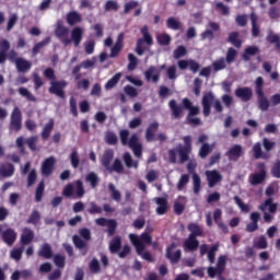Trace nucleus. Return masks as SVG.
<instances>
[{
    "label": "nucleus",
    "mask_w": 280,
    "mask_h": 280,
    "mask_svg": "<svg viewBox=\"0 0 280 280\" xmlns=\"http://www.w3.org/2000/svg\"><path fill=\"white\" fill-rule=\"evenodd\" d=\"M24 250H25V247L23 245L20 247H15V248L11 249L9 257H11V259H13V261H20L23 257Z\"/></svg>",
    "instance_id": "obj_41"
},
{
    "label": "nucleus",
    "mask_w": 280,
    "mask_h": 280,
    "mask_svg": "<svg viewBox=\"0 0 280 280\" xmlns=\"http://www.w3.org/2000/svg\"><path fill=\"white\" fill-rule=\"evenodd\" d=\"M55 127V120L50 119L47 124L44 125V129H42V140L46 141L49 139Z\"/></svg>",
    "instance_id": "obj_32"
},
{
    "label": "nucleus",
    "mask_w": 280,
    "mask_h": 280,
    "mask_svg": "<svg viewBox=\"0 0 280 280\" xmlns=\"http://www.w3.org/2000/svg\"><path fill=\"white\" fill-rule=\"evenodd\" d=\"M174 248H176V244L172 243L170 246L166 247V250H165V257L168 259L172 266L179 264L182 259V250L176 249L175 252H173Z\"/></svg>",
    "instance_id": "obj_9"
},
{
    "label": "nucleus",
    "mask_w": 280,
    "mask_h": 280,
    "mask_svg": "<svg viewBox=\"0 0 280 280\" xmlns=\"http://www.w3.org/2000/svg\"><path fill=\"white\" fill-rule=\"evenodd\" d=\"M89 270L92 275H100V272H102L101 265L97 258H92L90 260Z\"/></svg>",
    "instance_id": "obj_48"
},
{
    "label": "nucleus",
    "mask_w": 280,
    "mask_h": 280,
    "mask_svg": "<svg viewBox=\"0 0 280 280\" xmlns=\"http://www.w3.org/2000/svg\"><path fill=\"white\" fill-rule=\"evenodd\" d=\"M129 136L130 131L128 129L119 130L121 145H128L132 150L135 156H142L143 147L139 142V136L137 133L131 135L130 138Z\"/></svg>",
    "instance_id": "obj_4"
},
{
    "label": "nucleus",
    "mask_w": 280,
    "mask_h": 280,
    "mask_svg": "<svg viewBox=\"0 0 280 280\" xmlns=\"http://www.w3.org/2000/svg\"><path fill=\"white\" fill-rule=\"evenodd\" d=\"M166 26L171 30L178 31L182 28V23L178 22L175 18H168L166 20Z\"/></svg>",
    "instance_id": "obj_56"
},
{
    "label": "nucleus",
    "mask_w": 280,
    "mask_h": 280,
    "mask_svg": "<svg viewBox=\"0 0 280 280\" xmlns=\"http://www.w3.org/2000/svg\"><path fill=\"white\" fill-rule=\"evenodd\" d=\"M118 10H119V4H118V2H116L114 0H108L104 4V11H106V12L118 11Z\"/></svg>",
    "instance_id": "obj_60"
},
{
    "label": "nucleus",
    "mask_w": 280,
    "mask_h": 280,
    "mask_svg": "<svg viewBox=\"0 0 280 280\" xmlns=\"http://www.w3.org/2000/svg\"><path fill=\"white\" fill-rule=\"evenodd\" d=\"M121 79V73H116L112 79L105 83V89L110 90L115 88Z\"/></svg>",
    "instance_id": "obj_54"
},
{
    "label": "nucleus",
    "mask_w": 280,
    "mask_h": 280,
    "mask_svg": "<svg viewBox=\"0 0 280 280\" xmlns=\"http://www.w3.org/2000/svg\"><path fill=\"white\" fill-rule=\"evenodd\" d=\"M115 156V152L113 149H108V150H105L103 152V155H102V159H101V164L102 166L107 171L110 166V163L113 161Z\"/></svg>",
    "instance_id": "obj_26"
},
{
    "label": "nucleus",
    "mask_w": 280,
    "mask_h": 280,
    "mask_svg": "<svg viewBox=\"0 0 280 280\" xmlns=\"http://www.w3.org/2000/svg\"><path fill=\"white\" fill-rule=\"evenodd\" d=\"M168 108L171 109L172 116L175 119L182 117L184 108L188 110L187 116L189 117H194L200 114V108L198 106H194L192 102L188 97L182 100V106L177 104L176 100H171L168 102Z\"/></svg>",
    "instance_id": "obj_2"
},
{
    "label": "nucleus",
    "mask_w": 280,
    "mask_h": 280,
    "mask_svg": "<svg viewBox=\"0 0 280 280\" xmlns=\"http://www.w3.org/2000/svg\"><path fill=\"white\" fill-rule=\"evenodd\" d=\"M33 84H34V89L35 91H38L44 84L45 82L43 81V79L39 77L38 73H33Z\"/></svg>",
    "instance_id": "obj_61"
},
{
    "label": "nucleus",
    "mask_w": 280,
    "mask_h": 280,
    "mask_svg": "<svg viewBox=\"0 0 280 280\" xmlns=\"http://www.w3.org/2000/svg\"><path fill=\"white\" fill-rule=\"evenodd\" d=\"M107 189L110 194V198L116 201V202H120L121 201V192L119 190H117L116 186L113 183H109L107 185Z\"/></svg>",
    "instance_id": "obj_42"
},
{
    "label": "nucleus",
    "mask_w": 280,
    "mask_h": 280,
    "mask_svg": "<svg viewBox=\"0 0 280 280\" xmlns=\"http://www.w3.org/2000/svg\"><path fill=\"white\" fill-rule=\"evenodd\" d=\"M15 167L12 163H2L0 164V176L11 177L14 175Z\"/></svg>",
    "instance_id": "obj_30"
},
{
    "label": "nucleus",
    "mask_w": 280,
    "mask_h": 280,
    "mask_svg": "<svg viewBox=\"0 0 280 280\" xmlns=\"http://www.w3.org/2000/svg\"><path fill=\"white\" fill-rule=\"evenodd\" d=\"M70 38L72 39V43H74V47H79L83 39V30L81 27L72 28Z\"/></svg>",
    "instance_id": "obj_31"
},
{
    "label": "nucleus",
    "mask_w": 280,
    "mask_h": 280,
    "mask_svg": "<svg viewBox=\"0 0 280 280\" xmlns=\"http://www.w3.org/2000/svg\"><path fill=\"white\" fill-rule=\"evenodd\" d=\"M55 165V158L50 156L46 160H44V163H42V175L49 176L52 174Z\"/></svg>",
    "instance_id": "obj_25"
},
{
    "label": "nucleus",
    "mask_w": 280,
    "mask_h": 280,
    "mask_svg": "<svg viewBox=\"0 0 280 280\" xmlns=\"http://www.w3.org/2000/svg\"><path fill=\"white\" fill-rule=\"evenodd\" d=\"M34 231L28 228H24L22 230V235H20V244H22V246H28V244H32L34 241Z\"/></svg>",
    "instance_id": "obj_22"
},
{
    "label": "nucleus",
    "mask_w": 280,
    "mask_h": 280,
    "mask_svg": "<svg viewBox=\"0 0 280 280\" xmlns=\"http://www.w3.org/2000/svg\"><path fill=\"white\" fill-rule=\"evenodd\" d=\"M233 199L243 213H249V205H246L238 196H234Z\"/></svg>",
    "instance_id": "obj_53"
},
{
    "label": "nucleus",
    "mask_w": 280,
    "mask_h": 280,
    "mask_svg": "<svg viewBox=\"0 0 280 280\" xmlns=\"http://www.w3.org/2000/svg\"><path fill=\"white\" fill-rule=\"evenodd\" d=\"M18 233L9 228L2 233V242L7 244V246H13L16 242Z\"/></svg>",
    "instance_id": "obj_23"
},
{
    "label": "nucleus",
    "mask_w": 280,
    "mask_h": 280,
    "mask_svg": "<svg viewBox=\"0 0 280 280\" xmlns=\"http://www.w3.org/2000/svg\"><path fill=\"white\" fill-rule=\"evenodd\" d=\"M244 154L243 147L235 144L225 152V156L230 161H237Z\"/></svg>",
    "instance_id": "obj_18"
},
{
    "label": "nucleus",
    "mask_w": 280,
    "mask_h": 280,
    "mask_svg": "<svg viewBox=\"0 0 280 280\" xmlns=\"http://www.w3.org/2000/svg\"><path fill=\"white\" fill-rule=\"evenodd\" d=\"M212 151H213V145H210L209 143H203L199 148L198 156L200 159H206Z\"/></svg>",
    "instance_id": "obj_46"
},
{
    "label": "nucleus",
    "mask_w": 280,
    "mask_h": 280,
    "mask_svg": "<svg viewBox=\"0 0 280 280\" xmlns=\"http://www.w3.org/2000/svg\"><path fill=\"white\" fill-rule=\"evenodd\" d=\"M160 124L154 121L149 124L148 128L145 129V140L151 142L155 140V132L159 130Z\"/></svg>",
    "instance_id": "obj_27"
},
{
    "label": "nucleus",
    "mask_w": 280,
    "mask_h": 280,
    "mask_svg": "<svg viewBox=\"0 0 280 280\" xmlns=\"http://www.w3.org/2000/svg\"><path fill=\"white\" fill-rule=\"evenodd\" d=\"M128 65H127V70L128 71H133L138 67V58L133 54H128Z\"/></svg>",
    "instance_id": "obj_52"
},
{
    "label": "nucleus",
    "mask_w": 280,
    "mask_h": 280,
    "mask_svg": "<svg viewBox=\"0 0 280 280\" xmlns=\"http://www.w3.org/2000/svg\"><path fill=\"white\" fill-rule=\"evenodd\" d=\"M199 246L200 243L198 238L194 236H188L183 243V248L185 253H195L196 250H198Z\"/></svg>",
    "instance_id": "obj_17"
},
{
    "label": "nucleus",
    "mask_w": 280,
    "mask_h": 280,
    "mask_svg": "<svg viewBox=\"0 0 280 280\" xmlns=\"http://www.w3.org/2000/svg\"><path fill=\"white\" fill-rule=\"evenodd\" d=\"M268 246V240L265 235H260L256 241H254V248H257V250H266Z\"/></svg>",
    "instance_id": "obj_38"
},
{
    "label": "nucleus",
    "mask_w": 280,
    "mask_h": 280,
    "mask_svg": "<svg viewBox=\"0 0 280 280\" xmlns=\"http://www.w3.org/2000/svg\"><path fill=\"white\" fill-rule=\"evenodd\" d=\"M79 235L74 234V236H72V244H74V248L81 250V255L85 256L89 253L88 242H90L92 237L91 230L88 228H83L79 230Z\"/></svg>",
    "instance_id": "obj_5"
},
{
    "label": "nucleus",
    "mask_w": 280,
    "mask_h": 280,
    "mask_svg": "<svg viewBox=\"0 0 280 280\" xmlns=\"http://www.w3.org/2000/svg\"><path fill=\"white\" fill-rule=\"evenodd\" d=\"M44 78L50 81V88H48V92L50 94H55L61 98L66 97L65 89L68 86V82L66 80L56 81V71L54 68L44 69Z\"/></svg>",
    "instance_id": "obj_3"
},
{
    "label": "nucleus",
    "mask_w": 280,
    "mask_h": 280,
    "mask_svg": "<svg viewBox=\"0 0 280 280\" xmlns=\"http://www.w3.org/2000/svg\"><path fill=\"white\" fill-rule=\"evenodd\" d=\"M259 52V47L257 46H248L244 49V52L242 55L243 60L249 61L250 56H256Z\"/></svg>",
    "instance_id": "obj_37"
},
{
    "label": "nucleus",
    "mask_w": 280,
    "mask_h": 280,
    "mask_svg": "<svg viewBox=\"0 0 280 280\" xmlns=\"http://www.w3.org/2000/svg\"><path fill=\"white\" fill-rule=\"evenodd\" d=\"M206 177L208 186L210 188L214 187L218 183H220L223 179V176L217 170L207 171Z\"/></svg>",
    "instance_id": "obj_19"
},
{
    "label": "nucleus",
    "mask_w": 280,
    "mask_h": 280,
    "mask_svg": "<svg viewBox=\"0 0 280 280\" xmlns=\"http://www.w3.org/2000/svg\"><path fill=\"white\" fill-rule=\"evenodd\" d=\"M226 42L231 43L236 48H241L242 45H243V42L240 39V33L238 32L230 33Z\"/></svg>",
    "instance_id": "obj_39"
},
{
    "label": "nucleus",
    "mask_w": 280,
    "mask_h": 280,
    "mask_svg": "<svg viewBox=\"0 0 280 280\" xmlns=\"http://www.w3.org/2000/svg\"><path fill=\"white\" fill-rule=\"evenodd\" d=\"M136 244V254L141 257L144 261L149 264H154L155 259L150 252H144L147 246L144 244L138 243L135 241Z\"/></svg>",
    "instance_id": "obj_14"
},
{
    "label": "nucleus",
    "mask_w": 280,
    "mask_h": 280,
    "mask_svg": "<svg viewBox=\"0 0 280 280\" xmlns=\"http://www.w3.org/2000/svg\"><path fill=\"white\" fill-rule=\"evenodd\" d=\"M187 231H189V237H205V232L198 223H189L187 225Z\"/></svg>",
    "instance_id": "obj_24"
},
{
    "label": "nucleus",
    "mask_w": 280,
    "mask_h": 280,
    "mask_svg": "<svg viewBox=\"0 0 280 280\" xmlns=\"http://www.w3.org/2000/svg\"><path fill=\"white\" fill-rule=\"evenodd\" d=\"M74 185H77V189H74V198L81 199L85 196V188L83 182L81 179L74 180Z\"/></svg>",
    "instance_id": "obj_45"
},
{
    "label": "nucleus",
    "mask_w": 280,
    "mask_h": 280,
    "mask_svg": "<svg viewBox=\"0 0 280 280\" xmlns=\"http://www.w3.org/2000/svg\"><path fill=\"white\" fill-rule=\"evenodd\" d=\"M260 218L261 215L259 212H252L249 214L250 222L245 228L246 233H255V231H258Z\"/></svg>",
    "instance_id": "obj_15"
},
{
    "label": "nucleus",
    "mask_w": 280,
    "mask_h": 280,
    "mask_svg": "<svg viewBox=\"0 0 280 280\" xmlns=\"http://www.w3.org/2000/svg\"><path fill=\"white\" fill-rule=\"evenodd\" d=\"M156 42L161 46H167L172 42V37L168 34H161L156 36Z\"/></svg>",
    "instance_id": "obj_58"
},
{
    "label": "nucleus",
    "mask_w": 280,
    "mask_h": 280,
    "mask_svg": "<svg viewBox=\"0 0 280 280\" xmlns=\"http://www.w3.org/2000/svg\"><path fill=\"white\" fill-rule=\"evenodd\" d=\"M106 226H107V230H106L107 235L109 237H113V235H115V233H116L117 221L113 220V219H108Z\"/></svg>",
    "instance_id": "obj_51"
},
{
    "label": "nucleus",
    "mask_w": 280,
    "mask_h": 280,
    "mask_svg": "<svg viewBox=\"0 0 280 280\" xmlns=\"http://www.w3.org/2000/svg\"><path fill=\"white\" fill-rule=\"evenodd\" d=\"M271 175L275 178H280V160H277L271 166Z\"/></svg>",
    "instance_id": "obj_64"
},
{
    "label": "nucleus",
    "mask_w": 280,
    "mask_h": 280,
    "mask_svg": "<svg viewBox=\"0 0 280 280\" xmlns=\"http://www.w3.org/2000/svg\"><path fill=\"white\" fill-rule=\"evenodd\" d=\"M154 202L158 205L155 209L156 215H165L167 213L170 206L166 197H156L154 198Z\"/></svg>",
    "instance_id": "obj_16"
},
{
    "label": "nucleus",
    "mask_w": 280,
    "mask_h": 280,
    "mask_svg": "<svg viewBox=\"0 0 280 280\" xmlns=\"http://www.w3.org/2000/svg\"><path fill=\"white\" fill-rule=\"evenodd\" d=\"M104 141L108 145H117L118 144V137L114 131H106L104 136Z\"/></svg>",
    "instance_id": "obj_44"
},
{
    "label": "nucleus",
    "mask_w": 280,
    "mask_h": 280,
    "mask_svg": "<svg viewBox=\"0 0 280 280\" xmlns=\"http://www.w3.org/2000/svg\"><path fill=\"white\" fill-rule=\"evenodd\" d=\"M74 185L73 183H68L67 186L63 187V191L61 192L66 198H73L74 196Z\"/></svg>",
    "instance_id": "obj_57"
},
{
    "label": "nucleus",
    "mask_w": 280,
    "mask_h": 280,
    "mask_svg": "<svg viewBox=\"0 0 280 280\" xmlns=\"http://www.w3.org/2000/svg\"><path fill=\"white\" fill-rule=\"evenodd\" d=\"M85 182L90 184L92 189H95L100 184V177L96 173L90 172L88 175H85Z\"/></svg>",
    "instance_id": "obj_36"
},
{
    "label": "nucleus",
    "mask_w": 280,
    "mask_h": 280,
    "mask_svg": "<svg viewBox=\"0 0 280 280\" xmlns=\"http://www.w3.org/2000/svg\"><path fill=\"white\" fill-rule=\"evenodd\" d=\"M253 152H254V158L256 160L258 159H264V160H268L269 155L267 153L262 152V148H261V143L257 142L253 145Z\"/></svg>",
    "instance_id": "obj_43"
},
{
    "label": "nucleus",
    "mask_w": 280,
    "mask_h": 280,
    "mask_svg": "<svg viewBox=\"0 0 280 280\" xmlns=\"http://www.w3.org/2000/svg\"><path fill=\"white\" fill-rule=\"evenodd\" d=\"M192 191L196 195L201 191V177L197 173L192 174Z\"/></svg>",
    "instance_id": "obj_49"
},
{
    "label": "nucleus",
    "mask_w": 280,
    "mask_h": 280,
    "mask_svg": "<svg viewBox=\"0 0 280 280\" xmlns=\"http://www.w3.org/2000/svg\"><path fill=\"white\" fill-rule=\"evenodd\" d=\"M23 115L21 109L15 106L13 112H11V121L9 122V129L14 131H20L23 127Z\"/></svg>",
    "instance_id": "obj_8"
},
{
    "label": "nucleus",
    "mask_w": 280,
    "mask_h": 280,
    "mask_svg": "<svg viewBox=\"0 0 280 280\" xmlns=\"http://www.w3.org/2000/svg\"><path fill=\"white\" fill-rule=\"evenodd\" d=\"M108 173H118V174H122L125 171L124 164L121 162V160L119 159H115L113 164L106 170Z\"/></svg>",
    "instance_id": "obj_34"
},
{
    "label": "nucleus",
    "mask_w": 280,
    "mask_h": 280,
    "mask_svg": "<svg viewBox=\"0 0 280 280\" xmlns=\"http://www.w3.org/2000/svg\"><path fill=\"white\" fill-rule=\"evenodd\" d=\"M140 34L142 35V38H139L137 40L135 51L137 55L142 56L145 52V48L143 47V44L148 46L153 45V37L150 34L148 26H143L140 30Z\"/></svg>",
    "instance_id": "obj_7"
},
{
    "label": "nucleus",
    "mask_w": 280,
    "mask_h": 280,
    "mask_svg": "<svg viewBox=\"0 0 280 280\" xmlns=\"http://www.w3.org/2000/svg\"><path fill=\"white\" fill-rule=\"evenodd\" d=\"M187 54V48L185 46H178L174 51H173V58L174 59H179L184 57Z\"/></svg>",
    "instance_id": "obj_63"
},
{
    "label": "nucleus",
    "mask_w": 280,
    "mask_h": 280,
    "mask_svg": "<svg viewBox=\"0 0 280 280\" xmlns=\"http://www.w3.org/2000/svg\"><path fill=\"white\" fill-rule=\"evenodd\" d=\"M66 21L68 22V25L73 26L74 24L82 22V16L78 12L72 11L66 15Z\"/></svg>",
    "instance_id": "obj_40"
},
{
    "label": "nucleus",
    "mask_w": 280,
    "mask_h": 280,
    "mask_svg": "<svg viewBox=\"0 0 280 280\" xmlns=\"http://www.w3.org/2000/svg\"><path fill=\"white\" fill-rule=\"evenodd\" d=\"M165 69H166V65L160 66L159 69L154 66H151L144 71V78L147 81L152 80L154 83H158L161 78L160 71Z\"/></svg>",
    "instance_id": "obj_11"
},
{
    "label": "nucleus",
    "mask_w": 280,
    "mask_h": 280,
    "mask_svg": "<svg viewBox=\"0 0 280 280\" xmlns=\"http://www.w3.org/2000/svg\"><path fill=\"white\" fill-rule=\"evenodd\" d=\"M37 141H38V137L37 136H33V137H28L25 142L26 145H28V149H31V151H37Z\"/></svg>",
    "instance_id": "obj_59"
},
{
    "label": "nucleus",
    "mask_w": 280,
    "mask_h": 280,
    "mask_svg": "<svg viewBox=\"0 0 280 280\" xmlns=\"http://www.w3.org/2000/svg\"><path fill=\"white\" fill-rule=\"evenodd\" d=\"M70 164H72L74 168H78L80 165V159L75 149L70 153Z\"/></svg>",
    "instance_id": "obj_62"
},
{
    "label": "nucleus",
    "mask_w": 280,
    "mask_h": 280,
    "mask_svg": "<svg viewBox=\"0 0 280 280\" xmlns=\"http://www.w3.org/2000/svg\"><path fill=\"white\" fill-rule=\"evenodd\" d=\"M108 248H109V253H112V255H115L116 253H119V250L121 248V237L120 236L114 237L109 242Z\"/></svg>",
    "instance_id": "obj_35"
},
{
    "label": "nucleus",
    "mask_w": 280,
    "mask_h": 280,
    "mask_svg": "<svg viewBox=\"0 0 280 280\" xmlns=\"http://www.w3.org/2000/svg\"><path fill=\"white\" fill-rule=\"evenodd\" d=\"M18 93H20V95L26 97V101H28V102H36L37 101L36 96L33 95L26 88L18 89Z\"/></svg>",
    "instance_id": "obj_55"
},
{
    "label": "nucleus",
    "mask_w": 280,
    "mask_h": 280,
    "mask_svg": "<svg viewBox=\"0 0 280 280\" xmlns=\"http://www.w3.org/2000/svg\"><path fill=\"white\" fill-rule=\"evenodd\" d=\"M182 140L184 145L178 144L175 149L168 150V161L172 164L177 163V155L179 158V164H184L190 160V153L192 152V138L191 136H184Z\"/></svg>",
    "instance_id": "obj_1"
},
{
    "label": "nucleus",
    "mask_w": 280,
    "mask_h": 280,
    "mask_svg": "<svg viewBox=\"0 0 280 280\" xmlns=\"http://www.w3.org/2000/svg\"><path fill=\"white\" fill-rule=\"evenodd\" d=\"M258 168H259L258 173L250 175L249 183L253 186H257V185L262 184L266 180V178H267L266 164L265 163H259L258 164Z\"/></svg>",
    "instance_id": "obj_10"
},
{
    "label": "nucleus",
    "mask_w": 280,
    "mask_h": 280,
    "mask_svg": "<svg viewBox=\"0 0 280 280\" xmlns=\"http://www.w3.org/2000/svg\"><path fill=\"white\" fill-rule=\"evenodd\" d=\"M15 68L19 72L25 73L32 69V62L24 58H18L15 59Z\"/></svg>",
    "instance_id": "obj_28"
},
{
    "label": "nucleus",
    "mask_w": 280,
    "mask_h": 280,
    "mask_svg": "<svg viewBox=\"0 0 280 280\" xmlns=\"http://www.w3.org/2000/svg\"><path fill=\"white\" fill-rule=\"evenodd\" d=\"M234 94L237 98H241L242 102L250 101L254 95L253 90L248 86L236 89Z\"/></svg>",
    "instance_id": "obj_20"
},
{
    "label": "nucleus",
    "mask_w": 280,
    "mask_h": 280,
    "mask_svg": "<svg viewBox=\"0 0 280 280\" xmlns=\"http://www.w3.org/2000/svg\"><path fill=\"white\" fill-rule=\"evenodd\" d=\"M37 255L44 259H51V257H54V252L48 243H44L39 252H37Z\"/></svg>",
    "instance_id": "obj_33"
},
{
    "label": "nucleus",
    "mask_w": 280,
    "mask_h": 280,
    "mask_svg": "<svg viewBox=\"0 0 280 280\" xmlns=\"http://www.w3.org/2000/svg\"><path fill=\"white\" fill-rule=\"evenodd\" d=\"M187 198L185 196H178L173 203V211L175 215H182L185 211Z\"/></svg>",
    "instance_id": "obj_21"
},
{
    "label": "nucleus",
    "mask_w": 280,
    "mask_h": 280,
    "mask_svg": "<svg viewBox=\"0 0 280 280\" xmlns=\"http://www.w3.org/2000/svg\"><path fill=\"white\" fill-rule=\"evenodd\" d=\"M214 101V95L212 92L206 93L201 98L202 114L205 117H209L211 115V107Z\"/></svg>",
    "instance_id": "obj_13"
},
{
    "label": "nucleus",
    "mask_w": 280,
    "mask_h": 280,
    "mask_svg": "<svg viewBox=\"0 0 280 280\" xmlns=\"http://www.w3.org/2000/svg\"><path fill=\"white\" fill-rule=\"evenodd\" d=\"M257 104H258V108L262 112H267L270 108V102L267 98V96L265 95V92L262 93H257Z\"/></svg>",
    "instance_id": "obj_29"
},
{
    "label": "nucleus",
    "mask_w": 280,
    "mask_h": 280,
    "mask_svg": "<svg viewBox=\"0 0 280 280\" xmlns=\"http://www.w3.org/2000/svg\"><path fill=\"white\" fill-rule=\"evenodd\" d=\"M45 192V180L39 182L37 184V188H35V201L40 202L43 200V196Z\"/></svg>",
    "instance_id": "obj_50"
},
{
    "label": "nucleus",
    "mask_w": 280,
    "mask_h": 280,
    "mask_svg": "<svg viewBox=\"0 0 280 280\" xmlns=\"http://www.w3.org/2000/svg\"><path fill=\"white\" fill-rule=\"evenodd\" d=\"M40 213L38 210H33L31 215L26 219V224H33V226H37L40 222Z\"/></svg>",
    "instance_id": "obj_47"
},
{
    "label": "nucleus",
    "mask_w": 280,
    "mask_h": 280,
    "mask_svg": "<svg viewBox=\"0 0 280 280\" xmlns=\"http://www.w3.org/2000/svg\"><path fill=\"white\" fill-rule=\"evenodd\" d=\"M258 209L264 213V222H266V224H271L275 220V213L278 211V203H273V199L268 198L259 205Z\"/></svg>",
    "instance_id": "obj_6"
},
{
    "label": "nucleus",
    "mask_w": 280,
    "mask_h": 280,
    "mask_svg": "<svg viewBox=\"0 0 280 280\" xmlns=\"http://www.w3.org/2000/svg\"><path fill=\"white\" fill-rule=\"evenodd\" d=\"M128 237L136 249H137L136 242L138 244H143L144 246L145 244L148 245L152 244V236L147 232L141 233L140 236H138L137 234H129Z\"/></svg>",
    "instance_id": "obj_12"
}]
</instances>
